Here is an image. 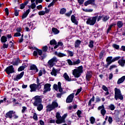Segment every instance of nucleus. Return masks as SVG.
Masks as SVG:
<instances>
[{
    "label": "nucleus",
    "instance_id": "8",
    "mask_svg": "<svg viewBox=\"0 0 125 125\" xmlns=\"http://www.w3.org/2000/svg\"><path fill=\"white\" fill-rule=\"evenodd\" d=\"M29 87L30 88V92L37 91V90H40V89L42 88L41 87H40V86H39V85H37L36 83L30 84Z\"/></svg>",
    "mask_w": 125,
    "mask_h": 125
},
{
    "label": "nucleus",
    "instance_id": "32",
    "mask_svg": "<svg viewBox=\"0 0 125 125\" xmlns=\"http://www.w3.org/2000/svg\"><path fill=\"white\" fill-rule=\"evenodd\" d=\"M109 16H103V21L104 22H106L107 20H109Z\"/></svg>",
    "mask_w": 125,
    "mask_h": 125
},
{
    "label": "nucleus",
    "instance_id": "19",
    "mask_svg": "<svg viewBox=\"0 0 125 125\" xmlns=\"http://www.w3.org/2000/svg\"><path fill=\"white\" fill-rule=\"evenodd\" d=\"M125 81V76H122L121 78H119L117 81V84H121L123 83Z\"/></svg>",
    "mask_w": 125,
    "mask_h": 125
},
{
    "label": "nucleus",
    "instance_id": "64",
    "mask_svg": "<svg viewBox=\"0 0 125 125\" xmlns=\"http://www.w3.org/2000/svg\"><path fill=\"white\" fill-rule=\"evenodd\" d=\"M2 47L3 48H7L8 47V44L3 43Z\"/></svg>",
    "mask_w": 125,
    "mask_h": 125
},
{
    "label": "nucleus",
    "instance_id": "16",
    "mask_svg": "<svg viewBox=\"0 0 125 125\" xmlns=\"http://www.w3.org/2000/svg\"><path fill=\"white\" fill-rule=\"evenodd\" d=\"M30 70L34 71L33 74H36V72H39V69L37 67V66L35 64H32L30 65Z\"/></svg>",
    "mask_w": 125,
    "mask_h": 125
},
{
    "label": "nucleus",
    "instance_id": "15",
    "mask_svg": "<svg viewBox=\"0 0 125 125\" xmlns=\"http://www.w3.org/2000/svg\"><path fill=\"white\" fill-rule=\"evenodd\" d=\"M14 114H15V112H14L13 110H11L6 113L5 117L6 118L12 119V115H14Z\"/></svg>",
    "mask_w": 125,
    "mask_h": 125
},
{
    "label": "nucleus",
    "instance_id": "58",
    "mask_svg": "<svg viewBox=\"0 0 125 125\" xmlns=\"http://www.w3.org/2000/svg\"><path fill=\"white\" fill-rule=\"evenodd\" d=\"M72 11H70V12H69L65 14L66 16H67V17H70V16H71V15L72 14Z\"/></svg>",
    "mask_w": 125,
    "mask_h": 125
},
{
    "label": "nucleus",
    "instance_id": "31",
    "mask_svg": "<svg viewBox=\"0 0 125 125\" xmlns=\"http://www.w3.org/2000/svg\"><path fill=\"white\" fill-rule=\"evenodd\" d=\"M51 104L54 109H55V108H57V107H58V103H57L56 102H53Z\"/></svg>",
    "mask_w": 125,
    "mask_h": 125
},
{
    "label": "nucleus",
    "instance_id": "46",
    "mask_svg": "<svg viewBox=\"0 0 125 125\" xmlns=\"http://www.w3.org/2000/svg\"><path fill=\"white\" fill-rule=\"evenodd\" d=\"M19 62H20L19 60H17L13 62V65L15 66H17V65L19 64Z\"/></svg>",
    "mask_w": 125,
    "mask_h": 125
},
{
    "label": "nucleus",
    "instance_id": "29",
    "mask_svg": "<svg viewBox=\"0 0 125 125\" xmlns=\"http://www.w3.org/2000/svg\"><path fill=\"white\" fill-rule=\"evenodd\" d=\"M52 31L53 33H54V35H57V34H59L60 31L57 28L53 27L52 28Z\"/></svg>",
    "mask_w": 125,
    "mask_h": 125
},
{
    "label": "nucleus",
    "instance_id": "9",
    "mask_svg": "<svg viewBox=\"0 0 125 125\" xmlns=\"http://www.w3.org/2000/svg\"><path fill=\"white\" fill-rule=\"evenodd\" d=\"M56 118H57V120L56 121V124H60L63 123H65V120L60 116V113L59 112H57Z\"/></svg>",
    "mask_w": 125,
    "mask_h": 125
},
{
    "label": "nucleus",
    "instance_id": "48",
    "mask_svg": "<svg viewBox=\"0 0 125 125\" xmlns=\"http://www.w3.org/2000/svg\"><path fill=\"white\" fill-rule=\"evenodd\" d=\"M53 88L54 89H55V90H56V91H57L58 90V85L56 84H54L53 85Z\"/></svg>",
    "mask_w": 125,
    "mask_h": 125
},
{
    "label": "nucleus",
    "instance_id": "56",
    "mask_svg": "<svg viewBox=\"0 0 125 125\" xmlns=\"http://www.w3.org/2000/svg\"><path fill=\"white\" fill-rule=\"evenodd\" d=\"M102 18H103L102 16H99V17L97 16L96 20L98 22H99V21H100V20H101Z\"/></svg>",
    "mask_w": 125,
    "mask_h": 125
},
{
    "label": "nucleus",
    "instance_id": "59",
    "mask_svg": "<svg viewBox=\"0 0 125 125\" xmlns=\"http://www.w3.org/2000/svg\"><path fill=\"white\" fill-rule=\"evenodd\" d=\"M81 91H82V87H81L80 88L78 89L76 93L75 94V95H78V94H79V93H80V92H81Z\"/></svg>",
    "mask_w": 125,
    "mask_h": 125
},
{
    "label": "nucleus",
    "instance_id": "27",
    "mask_svg": "<svg viewBox=\"0 0 125 125\" xmlns=\"http://www.w3.org/2000/svg\"><path fill=\"white\" fill-rule=\"evenodd\" d=\"M7 42V38L6 36H3L1 37V42Z\"/></svg>",
    "mask_w": 125,
    "mask_h": 125
},
{
    "label": "nucleus",
    "instance_id": "18",
    "mask_svg": "<svg viewBox=\"0 0 125 125\" xmlns=\"http://www.w3.org/2000/svg\"><path fill=\"white\" fill-rule=\"evenodd\" d=\"M55 55H57L58 57H65V56H67V55L65 54H64L62 52H58L57 51H56L55 52Z\"/></svg>",
    "mask_w": 125,
    "mask_h": 125
},
{
    "label": "nucleus",
    "instance_id": "12",
    "mask_svg": "<svg viewBox=\"0 0 125 125\" xmlns=\"http://www.w3.org/2000/svg\"><path fill=\"white\" fill-rule=\"evenodd\" d=\"M75 95V93H72L70 94L66 100V103H71L73 102V100L74 99V96Z\"/></svg>",
    "mask_w": 125,
    "mask_h": 125
},
{
    "label": "nucleus",
    "instance_id": "39",
    "mask_svg": "<svg viewBox=\"0 0 125 125\" xmlns=\"http://www.w3.org/2000/svg\"><path fill=\"white\" fill-rule=\"evenodd\" d=\"M80 63H81V60H80V59H78L77 61L73 62L74 65H78V64H80Z\"/></svg>",
    "mask_w": 125,
    "mask_h": 125
},
{
    "label": "nucleus",
    "instance_id": "28",
    "mask_svg": "<svg viewBox=\"0 0 125 125\" xmlns=\"http://www.w3.org/2000/svg\"><path fill=\"white\" fill-rule=\"evenodd\" d=\"M63 78L66 80V81H68V82H70L71 81V79L69 77V76L68 74H67V73H65L63 75Z\"/></svg>",
    "mask_w": 125,
    "mask_h": 125
},
{
    "label": "nucleus",
    "instance_id": "35",
    "mask_svg": "<svg viewBox=\"0 0 125 125\" xmlns=\"http://www.w3.org/2000/svg\"><path fill=\"white\" fill-rule=\"evenodd\" d=\"M101 114L103 117L105 116L106 114V110H105V108L101 110Z\"/></svg>",
    "mask_w": 125,
    "mask_h": 125
},
{
    "label": "nucleus",
    "instance_id": "24",
    "mask_svg": "<svg viewBox=\"0 0 125 125\" xmlns=\"http://www.w3.org/2000/svg\"><path fill=\"white\" fill-rule=\"evenodd\" d=\"M30 13V9H28L26 12H25L23 15L22 16V19H25V18H26L28 16V15Z\"/></svg>",
    "mask_w": 125,
    "mask_h": 125
},
{
    "label": "nucleus",
    "instance_id": "7",
    "mask_svg": "<svg viewBox=\"0 0 125 125\" xmlns=\"http://www.w3.org/2000/svg\"><path fill=\"white\" fill-rule=\"evenodd\" d=\"M58 89L59 92L61 93H58L57 94V97L58 98H61V96L63 95V94H64V93H66V91H63V89L62 88V87L61 86V82H58Z\"/></svg>",
    "mask_w": 125,
    "mask_h": 125
},
{
    "label": "nucleus",
    "instance_id": "11",
    "mask_svg": "<svg viewBox=\"0 0 125 125\" xmlns=\"http://www.w3.org/2000/svg\"><path fill=\"white\" fill-rule=\"evenodd\" d=\"M51 86V84L50 83H46L44 85L43 88V92L44 93H46L48 91H50L51 90V88L50 87Z\"/></svg>",
    "mask_w": 125,
    "mask_h": 125
},
{
    "label": "nucleus",
    "instance_id": "6",
    "mask_svg": "<svg viewBox=\"0 0 125 125\" xmlns=\"http://www.w3.org/2000/svg\"><path fill=\"white\" fill-rule=\"evenodd\" d=\"M121 58L120 56H118L113 59V57H108L107 58L106 61L107 62V64L108 65H110L112 64L113 62H115V61H117L119 60Z\"/></svg>",
    "mask_w": 125,
    "mask_h": 125
},
{
    "label": "nucleus",
    "instance_id": "57",
    "mask_svg": "<svg viewBox=\"0 0 125 125\" xmlns=\"http://www.w3.org/2000/svg\"><path fill=\"white\" fill-rule=\"evenodd\" d=\"M78 3L81 5L84 2V0H78Z\"/></svg>",
    "mask_w": 125,
    "mask_h": 125
},
{
    "label": "nucleus",
    "instance_id": "41",
    "mask_svg": "<svg viewBox=\"0 0 125 125\" xmlns=\"http://www.w3.org/2000/svg\"><path fill=\"white\" fill-rule=\"evenodd\" d=\"M90 121L91 124L93 125V124H94V123H95V118H94V117H91L90 119Z\"/></svg>",
    "mask_w": 125,
    "mask_h": 125
},
{
    "label": "nucleus",
    "instance_id": "3",
    "mask_svg": "<svg viewBox=\"0 0 125 125\" xmlns=\"http://www.w3.org/2000/svg\"><path fill=\"white\" fill-rule=\"evenodd\" d=\"M115 91V96L114 98L116 100L118 99H120V100H124V96L122 95V92H121V90L120 89H118V88H115L114 89Z\"/></svg>",
    "mask_w": 125,
    "mask_h": 125
},
{
    "label": "nucleus",
    "instance_id": "54",
    "mask_svg": "<svg viewBox=\"0 0 125 125\" xmlns=\"http://www.w3.org/2000/svg\"><path fill=\"white\" fill-rule=\"evenodd\" d=\"M104 56V51H102L100 53V59H102V58H103Z\"/></svg>",
    "mask_w": 125,
    "mask_h": 125
},
{
    "label": "nucleus",
    "instance_id": "44",
    "mask_svg": "<svg viewBox=\"0 0 125 125\" xmlns=\"http://www.w3.org/2000/svg\"><path fill=\"white\" fill-rule=\"evenodd\" d=\"M50 44H51V45H52V44H55V45H56V44H57V43L55 40H52L50 42Z\"/></svg>",
    "mask_w": 125,
    "mask_h": 125
},
{
    "label": "nucleus",
    "instance_id": "13",
    "mask_svg": "<svg viewBox=\"0 0 125 125\" xmlns=\"http://www.w3.org/2000/svg\"><path fill=\"white\" fill-rule=\"evenodd\" d=\"M24 76V71H22L20 74H18L16 75V77L14 78V81H19V80H21V79H22L23 78V76Z\"/></svg>",
    "mask_w": 125,
    "mask_h": 125
},
{
    "label": "nucleus",
    "instance_id": "52",
    "mask_svg": "<svg viewBox=\"0 0 125 125\" xmlns=\"http://www.w3.org/2000/svg\"><path fill=\"white\" fill-rule=\"evenodd\" d=\"M14 37H21V33L20 32H16L15 33Z\"/></svg>",
    "mask_w": 125,
    "mask_h": 125
},
{
    "label": "nucleus",
    "instance_id": "60",
    "mask_svg": "<svg viewBox=\"0 0 125 125\" xmlns=\"http://www.w3.org/2000/svg\"><path fill=\"white\" fill-rule=\"evenodd\" d=\"M82 114V111H80V110H78V111L77 112V116H78V117L79 118L81 117V114Z\"/></svg>",
    "mask_w": 125,
    "mask_h": 125
},
{
    "label": "nucleus",
    "instance_id": "23",
    "mask_svg": "<svg viewBox=\"0 0 125 125\" xmlns=\"http://www.w3.org/2000/svg\"><path fill=\"white\" fill-rule=\"evenodd\" d=\"M81 42H82L80 40H76L75 42V47H76V48H78V47H79L80 45H81Z\"/></svg>",
    "mask_w": 125,
    "mask_h": 125
},
{
    "label": "nucleus",
    "instance_id": "22",
    "mask_svg": "<svg viewBox=\"0 0 125 125\" xmlns=\"http://www.w3.org/2000/svg\"><path fill=\"white\" fill-rule=\"evenodd\" d=\"M91 77H92V73L89 71L87 72L86 74V79L87 81H89Z\"/></svg>",
    "mask_w": 125,
    "mask_h": 125
},
{
    "label": "nucleus",
    "instance_id": "47",
    "mask_svg": "<svg viewBox=\"0 0 125 125\" xmlns=\"http://www.w3.org/2000/svg\"><path fill=\"white\" fill-rule=\"evenodd\" d=\"M36 3H32L31 5L29 6V7H31L32 9H34V8H36Z\"/></svg>",
    "mask_w": 125,
    "mask_h": 125
},
{
    "label": "nucleus",
    "instance_id": "50",
    "mask_svg": "<svg viewBox=\"0 0 125 125\" xmlns=\"http://www.w3.org/2000/svg\"><path fill=\"white\" fill-rule=\"evenodd\" d=\"M109 108L111 111H114V110H115V105L114 104H110Z\"/></svg>",
    "mask_w": 125,
    "mask_h": 125
},
{
    "label": "nucleus",
    "instance_id": "40",
    "mask_svg": "<svg viewBox=\"0 0 125 125\" xmlns=\"http://www.w3.org/2000/svg\"><path fill=\"white\" fill-rule=\"evenodd\" d=\"M37 83L36 84L37 85H38L39 86H40V87H42V83H40V79H39V78L37 79Z\"/></svg>",
    "mask_w": 125,
    "mask_h": 125
},
{
    "label": "nucleus",
    "instance_id": "49",
    "mask_svg": "<svg viewBox=\"0 0 125 125\" xmlns=\"http://www.w3.org/2000/svg\"><path fill=\"white\" fill-rule=\"evenodd\" d=\"M38 14L40 16L44 15V14H45V12L44 11H41L39 12Z\"/></svg>",
    "mask_w": 125,
    "mask_h": 125
},
{
    "label": "nucleus",
    "instance_id": "20",
    "mask_svg": "<svg viewBox=\"0 0 125 125\" xmlns=\"http://www.w3.org/2000/svg\"><path fill=\"white\" fill-rule=\"evenodd\" d=\"M71 20L72 23H74V24H75V25H78V21H77V19H76V17L75 16H71Z\"/></svg>",
    "mask_w": 125,
    "mask_h": 125
},
{
    "label": "nucleus",
    "instance_id": "26",
    "mask_svg": "<svg viewBox=\"0 0 125 125\" xmlns=\"http://www.w3.org/2000/svg\"><path fill=\"white\" fill-rule=\"evenodd\" d=\"M26 67H27V65H26V64L23 63L22 66H20L18 68V71H19V72L23 71V70H24V69H25V68H26Z\"/></svg>",
    "mask_w": 125,
    "mask_h": 125
},
{
    "label": "nucleus",
    "instance_id": "37",
    "mask_svg": "<svg viewBox=\"0 0 125 125\" xmlns=\"http://www.w3.org/2000/svg\"><path fill=\"white\" fill-rule=\"evenodd\" d=\"M56 1L57 0H53V1L48 5V7H51V6L54 5V4L55 3V2H56Z\"/></svg>",
    "mask_w": 125,
    "mask_h": 125
},
{
    "label": "nucleus",
    "instance_id": "38",
    "mask_svg": "<svg viewBox=\"0 0 125 125\" xmlns=\"http://www.w3.org/2000/svg\"><path fill=\"white\" fill-rule=\"evenodd\" d=\"M66 9L63 8L61 9V10L60 11V14H64V13H66Z\"/></svg>",
    "mask_w": 125,
    "mask_h": 125
},
{
    "label": "nucleus",
    "instance_id": "2",
    "mask_svg": "<svg viewBox=\"0 0 125 125\" xmlns=\"http://www.w3.org/2000/svg\"><path fill=\"white\" fill-rule=\"evenodd\" d=\"M83 66H80L77 69H75L73 70L72 74L75 78H80V77H81L82 74L83 73Z\"/></svg>",
    "mask_w": 125,
    "mask_h": 125
},
{
    "label": "nucleus",
    "instance_id": "63",
    "mask_svg": "<svg viewBox=\"0 0 125 125\" xmlns=\"http://www.w3.org/2000/svg\"><path fill=\"white\" fill-rule=\"evenodd\" d=\"M33 55L34 56L39 57V56H38V52L37 51H34L33 52Z\"/></svg>",
    "mask_w": 125,
    "mask_h": 125
},
{
    "label": "nucleus",
    "instance_id": "45",
    "mask_svg": "<svg viewBox=\"0 0 125 125\" xmlns=\"http://www.w3.org/2000/svg\"><path fill=\"white\" fill-rule=\"evenodd\" d=\"M88 46L89 47H90V48H92V47H93V41H91L89 42Z\"/></svg>",
    "mask_w": 125,
    "mask_h": 125
},
{
    "label": "nucleus",
    "instance_id": "51",
    "mask_svg": "<svg viewBox=\"0 0 125 125\" xmlns=\"http://www.w3.org/2000/svg\"><path fill=\"white\" fill-rule=\"evenodd\" d=\"M113 47L114 48H116V49H119L120 48V46L119 45L116 44H113L112 45Z\"/></svg>",
    "mask_w": 125,
    "mask_h": 125
},
{
    "label": "nucleus",
    "instance_id": "5",
    "mask_svg": "<svg viewBox=\"0 0 125 125\" xmlns=\"http://www.w3.org/2000/svg\"><path fill=\"white\" fill-rule=\"evenodd\" d=\"M96 19H97V16L88 18L87 19L86 24L90 26H93L96 23Z\"/></svg>",
    "mask_w": 125,
    "mask_h": 125
},
{
    "label": "nucleus",
    "instance_id": "1",
    "mask_svg": "<svg viewBox=\"0 0 125 125\" xmlns=\"http://www.w3.org/2000/svg\"><path fill=\"white\" fill-rule=\"evenodd\" d=\"M34 102L33 103L34 106L35 107H37L38 111H42L43 109V105L42 104V99H41V96H36L34 98Z\"/></svg>",
    "mask_w": 125,
    "mask_h": 125
},
{
    "label": "nucleus",
    "instance_id": "33",
    "mask_svg": "<svg viewBox=\"0 0 125 125\" xmlns=\"http://www.w3.org/2000/svg\"><path fill=\"white\" fill-rule=\"evenodd\" d=\"M95 99V98L94 97V96H93L92 98L89 101L88 106H90L91 105V102H94Z\"/></svg>",
    "mask_w": 125,
    "mask_h": 125
},
{
    "label": "nucleus",
    "instance_id": "43",
    "mask_svg": "<svg viewBox=\"0 0 125 125\" xmlns=\"http://www.w3.org/2000/svg\"><path fill=\"white\" fill-rule=\"evenodd\" d=\"M36 50L37 52H38L39 55L41 56V55H42V50H40L38 48H36Z\"/></svg>",
    "mask_w": 125,
    "mask_h": 125
},
{
    "label": "nucleus",
    "instance_id": "53",
    "mask_svg": "<svg viewBox=\"0 0 125 125\" xmlns=\"http://www.w3.org/2000/svg\"><path fill=\"white\" fill-rule=\"evenodd\" d=\"M27 111V107L26 106H22V109L21 110V112L22 113H25Z\"/></svg>",
    "mask_w": 125,
    "mask_h": 125
},
{
    "label": "nucleus",
    "instance_id": "17",
    "mask_svg": "<svg viewBox=\"0 0 125 125\" xmlns=\"http://www.w3.org/2000/svg\"><path fill=\"white\" fill-rule=\"evenodd\" d=\"M118 63L119 64V65L121 66V67H125V60L124 59V57H123V58L119 60L118 61Z\"/></svg>",
    "mask_w": 125,
    "mask_h": 125
},
{
    "label": "nucleus",
    "instance_id": "55",
    "mask_svg": "<svg viewBox=\"0 0 125 125\" xmlns=\"http://www.w3.org/2000/svg\"><path fill=\"white\" fill-rule=\"evenodd\" d=\"M102 88L104 91H108V88L106 87L104 85H103L102 86Z\"/></svg>",
    "mask_w": 125,
    "mask_h": 125
},
{
    "label": "nucleus",
    "instance_id": "4",
    "mask_svg": "<svg viewBox=\"0 0 125 125\" xmlns=\"http://www.w3.org/2000/svg\"><path fill=\"white\" fill-rule=\"evenodd\" d=\"M57 62H58V58L56 57H54L48 61L47 66L49 68H52V67H53Z\"/></svg>",
    "mask_w": 125,
    "mask_h": 125
},
{
    "label": "nucleus",
    "instance_id": "42",
    "mask_svg": "<svg viewBox=\"0 0 125 125\" xmlns=\"http://www.w3.org/2000/svg\"><path fill=\"white\" fill-rule=\"evenodd\" d=\"M67 61L68 65L70 66L74 65V62H73L71 60H67Z\"/></svg>",
    "mask_w": 125,
    "mask_h": 125
},
{
    "label": "nucleus",
    "instance_id": "61",
    "mask_svg": "<svg viewBox=\"0 0 125 125\" xmlns=\"http://www.w3.org/2000/svg\"><path fill=\"white\" fill-rule=\"evenodd\" d=\"M103 109H105V107H104V105H102L101 106H100L98 108V110H103Z\"/></svg>",
    "mask_w": 125,
    "mask_h": 125
},
{
    "label": "nucleus",
    "instance_id": "62",
    "mask_svg": "<svg viewBox=\"0 0 125 125\" xmlns=\"http://www.w3.org/2000/svg\"><path fill=\"white\" fill-rule=\"evenodd\" d=\"M114 68H117V65H111L109 67V70H112V69H114Z\"/></svg>",
    "mask_w": 125,
    "mask_h": 125
},
{
    "label": "nucleus",
    "instance_id": "25",
    "mask_svg": "<svg viewBox=\"0 0 125 125\" xmlns=\"http://www.w3.org/2000/svg\"><path fill=\"white\" fill-rule=\"evenodd\" d=\"M51 75H52V76H54L55 77H56L57 75V70L55 69L54 67L53 68V69L51 72Z\"/></svg>",
    "mask_w": 125,
    "mask_h": 125
},
{
    "label": "nucleus",
    "instance_id": "10",
    "mask_svg": "<svg viewBox=\"0 0 125 125\" xmlns=\"http://www.w3.org/2000/svg\"><path fill=\"white\" fill-rule=\"evenodd\" d=\"M6 73L9 75V74H12V73H14V68H13V65H10L7 67L5 70Z\"/></svg>",
    "mask_w": 125,
    "mask_h": 125
},
{
    "label": "nucleus",
    "instance_id": "14",
    "mask_svg": "<svg viewBox=\"0 0 125 125\" xmlns=\"http://www.w3.org/2000/svg\"><path fill=\"white\" fill-rule=\"evenodd\" d=\"M89 4L94 5L95 4V0H88L84 3L85 6H87V5H89Z\"/></svg>",
    "mask_w": 125,
    "mask_h": 125
},
{
    "label": "nucleus",
    "instance_id": "21",
    "mask_svg": "<svg viewBox=\"0 0 125 125\" xmlns=\"http://www.w3.org/2000/svg\"><path fill=\"white\" fill-rule=\"evenodd\" d=\"M46 112H50L51 111H52L54 108H53V106L52 104H49L46 107Z\"/></svg>",
    "mask_w": 125,
    "mask_h": 125
},
{
    "label": "nucleus",
    "instance_id": "34",
    "mask_svg": "<svg viewBox=\"0 0 125 125\" xmlns=\"http://www.w3.org/2000/svg\"><path fill=\"white\" fill-rule=\"evenodd\" d=\"M82 10L84 12H92L93 11V10L91 9H88L82 8Z\"/></svg>",
    "mask_w": 125,
    "mask_h": 125
},
{
    "label": "nucleus",
    "instance_id": "30",
    "mask_svg": "<svg viewBox=\"0 0 125 125\" xmlns=\"http://www.w3.org/2000/svg\"><path fill=\"white\" fill-rule=\"evenodd\" d=\"M117 26L118 28H121L123 27V26H124V23H123L122 21H118L117 22Z\"/></svg>",
    "mask_w": 125,
    "mask_h": 125
},
{
    "label": "nucleus",
    "instance_id": "36",
    "mask_svg": "<svg viewBox=\"0 0 125 125\" xmlns=\"http://www.w3.org/2000/svg\"><path fill=\"white\" fill-rule=\"evenodd\" d=\"M67 54L69 55V56H70L71 57H73L74 56V52L68 50L67 51Z\"/></svg>",
    "mask_w": 125,
    "mask_h": 125
}]
</instances>
